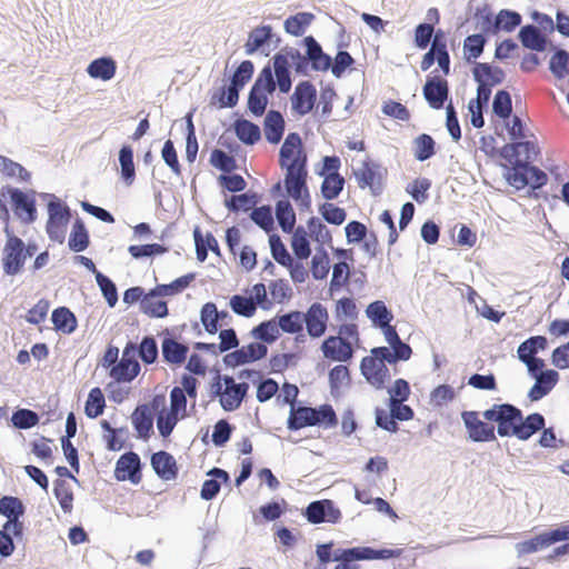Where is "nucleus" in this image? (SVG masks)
<instances>
[{"mask_svg":"<svg viewBox=\"0 0 569 569\" xmlns=\"http://www.w3.org/2000/svg\"><path fill=\"white\" fill-rule=\"evenodd\" d=\"M291 112L293 116L305 117L317 109V89L310 80H301L297 83L290 97Z\"/></svg>","mask_w":569,"mask_h":569,"instance_id":"19","label":"nucleus"},{"mask_svg":"<svg viewBox=\"0 0 569 569\" xmlns=\"http://www.w3.org/2000/svg\"><path fill=\"white\" fill-rule=\"evenodd\" d=\"M130 419L139 439L147 441L153 435V415L147 406L137 405Z\"/></svg>","mask_w":569,"mask_h":569,"instance_id":"35","label":"nucleus"},{"mask_svg":"<svg viewBox=\"0 0 569 569\" xmlns=\"http://www.w3.org/2000/svg\"><path fill=\"white\" fill-rule=\"evenodd\" d=\"M288 502L286 499H271L269 502L261 505L258 509V515H253V521L259 522L260 517L267 522L280 519L288 511Z\"/></svg>","mask_w":569,"mask_h":569,"instance_id":"48","label":"nucleus"},{"mask_svg":"<svg viewBox=\"0 0 569 569\" xmlns=\"http://www.w3.org/2000/svg\"><path fill=\"white\" fill-rule=\"evenodd\" d=\"M329 387L330 393L333 398H339L341 396V387L346 381L347 386L351 385V375L350 370L345 365H337L329 370Z\"/></svg>","mask_w":569,"mask_h":569,"instance_id":"55","label":"nucleus"},{"mask_svg":"<svg viewBox=\"0 0 569 569\" xmlns=\"http://www.w3.org/2000/svg\"><path fill=\"white\" fill-rule=\"evenodd\" d=\"M365 312L367 318L376 328L386 327L387 325L391 323L395 318L392 310L389 309L382 300H375L370 302L367 306Z\"/></svg>","mask_w":569,"mask_h":569,"instance_id":"45","label":"nucleus"},{"mask_svg":"<svg viewBox=\"0 0 569 569\" xmlns=\"http://www.w3.org/2000/svg\"><path fill=\"white\" fill-rule=\"evenodd\" d=\"M253 74V62L251 60H242L226 80L241 91L244 86L252 79Z\"/></svg>","mask_w":569,"mask_h":569,"instance_id":"58","label":"nucleus"},{"mask_svg":"<svg viewBox=\"0 0 569 569\" xmlns=\"http://www.w3.org/2000/svg\"><path fill=\"white\" fill-rule=\"evenodd\" d=\"M51 322L57 332L71 335L78 328V319L76 315L66 306L57 307L51 312Z\"/></svg>","mask_w":569,"mask_h":569,"instance_id":"39","label":"nucleus"},{"mask_svg":"<svg viewBox=\"0 0 569 569\" xmlns=\"http://www.w3.org/2000/svg\"><path fill=\"white\" fill-rule=\"evenodd\" d=\"M320 349L323 356L331 361L348 362L353 357L350 343L339 336L327 337L322 341Z\"/></svg>","mask_w":569,"mask_h":569,"instance_id":"27","label":"nucleus"},{"mask_svg":"<svg viewBox=\"0 0 569 569\" xmlns=\"http://www.w3.org/2000/svg\"><path fill=\"white\" fill-rule=\"evenodd\" d=\"M503 168L502 177L506 182L513 187L516 190H520L523 187L531 189H542L549 181L548 174L533 163L523 161L516 167H508L501 164Z\"/></svg>","mask_w":569,"mask_h":569,"instance_id":"9","label":"nucleus"},{"mask_svg":"<svg viewBox=\"0 0 569 569\" xmlns=\"http://www.w3.org/2000/svg\"><path fill=\"white\" fill-rule=\"evenodd\" d=\"M150 465L153 472L162 481H171L178 478L179 466L177 460L166 450L153 452L150 457Z\"/></svg>","mask_w":569,"mask_h":569,"instance_id":"25","label":"nucleus"},{"mask_svg":"<svg viewBox=\"0 0 569 569\" xmlns=\"http://www.w3.org/2000/svg\"><path fill=\"white\" fill-rule=\"evenodd\" d=\"M477 0H470L467 4L468 11L473 10L472 18L478 24H483L489 33L497 36L500 32L512 33L522 26V14L513 9H500L497 13L488 2L481 6H475Z\"/></svg>","mask_w":569,"mask_h":569,"instance_id":"3","label":"nucleus"},{"mask_svg":"<svg viewBox=\"0 0 569 569\" xmlns=\"http://www.w3.org/2000/svg\"><path fill=\"white\" fill-rule=\"evenodd\" d=\"M274 210L276 219L280 229L284 233H291L297 222V216L289 199L277 200Z\"/></svg>","mask_w":569,"mask_h":569,"instance_id":"46","label":"nucleus"},{"mask_svg":"<svg viewBox=\"0 0 569 569\" xmlns=\"http://www.w3.org/2000/svg\"><path fill=\"white\" fill-rule=\"evenodd\" d=\"M315 19L316 16L312 12L299 11L286 18L283 29L292 37H302Z\"/></svg>","mask_w":569,"mask_h":569,"instance_id":"44","label":"nucleus"},{"mask_svg":"<svg viewBox=\"0 0 569 569\" xmlns=\"http://www.w3.org/2000/svg\"><path fill=\"white\" fill-rule=\"evenodd\" d=\"M250 336L254 340L268 347V345L274 343L281 337V333L278 329L276 319L272 318L263 320L254 326L250 331Z\"/></svg>","mask_w":569,"mask_h":569,"instance_id":"47","label":"nucleus"},{"mask_svg":"<svg viewBox=\"0 0 569 569\" xmlns=\"http://www.w3.org/2000/svg\"><path fill=\"white\" fill-rule=\"evenodd\" d=\"M106 408V399L102 390L99 387L92 388L84 403V415L89 419H97L100 417Z\"/></svg>","mask_w":569,"mask_h":569,"instance_id":"62","label":"nucleus"},{"mask_svg":"<svg viewBox=\"0 0 569 569\" xmlns=\"http://www.w3.org/2000/svg\"><path fill=\"white\" fill-rule=\"evenodd\" d=\"M144 463L140 456L133 450L122 453L114 466L113 478L117 481H130L132 485H139L142 480V470Z\"/></svg>","mask_w":569,"mask_h":569,"instance_id":"18","label":"nucleus"},{"mask_svg":"<svg viewBox=\"0 0 569 569\" xmlns=\"http://www.w3.org/2000/svg\"><path fill=\"white\" fill-rule=\"evenodd\" d=\"M339 423L338 416L332 405L326 402L312 407L308 402H296L286 421L289 431H299L307 427H318L322 429L336 428Z\"/></svg>","mask_w":569,"mask_h":569,"instance_id":"2","label":"nucleus"},{"mask_svg":"<svg viewBox=\"0 0 569 569\" xmlns=\"http://www.w3.org/2000/svg\"><path fill=\"white\" fill-rule=\"evenodd\" d=\"M488 422H493L496 435L501 438L515 437L520 441H528L542 428L543 415L531 412L527 416L516 405L510 402L493 403L482 411Z\"/></svg>","mask_w":569,"mask_h":569,"instance_id":"1","label":"nucleus"},{"mask_svg":"<svg viewBox=\"0 0 569 569\" xmlns=\"http://www.w3.org/2000/svg\"><path fill=\"white\" fill-rule=\"evenodd\" d=\"M472 79L476 83L500 86L505 82V70L490 62H475L471 68Z\"/></svg>","mask_w":569,"mask_h":569,"instance_id":"28","label":"nucleus"},{"mask_svg":"<svg viewBox=\"0 0 569 569\" xmlns=\"http://www.w3.org/2000/svg\"><path fill=\"white\" fill-rule=\"evenodd\" d=\"M480 31L469 34L463 40V59L467 63L477 62L476 60L483 54L485 48L491 37L483 24H476Z\"/></svg>","mask_w":569,"mask_h":569,"instance_id":"24","label":"nucleus"},{"mask_svg":"<svg viewBox=\"0 0 569 569\" xmlns=\"http://www.w3.org/2000/svg\"><path fill=\"white\" fill-rule=\"evenodd\" d=\"M360 372L369 385L378 390L385 389L390 380V371L387 365L377 362L371 357H363L360 361Z\"/></svg>","mask_w":569,"mask_h":569,"instance_id":"23","label":"nucleus"},{"mask_svg":"<svg viewBox=\"0 0 569 569\" xmlns=\"http://www.w3.org/2000/svg\"><path fill=\"white\" fill-rule=\"evenodd\" d=\"M39 198L47 202L46 232L48 238L53 242L63 243L68 224L72 218L71 208L54 193L40 192Z\"/></svg>","mask_w":569,"mask_h":569,"instance_id":"6","label":"nucleus"},{"mask_svg":"<svg viewBox=\"0 0 569 569\" xmlns=\"http://www.w3.org/2000/svg\"><path fill=\"white\" fill-rule=\"evenodd\" d=\"M437 153V143L432 136L420 133L413 139L415 159L423 162L431 159Z\"/></svg>","mask_w":569,"mask_h":569,"instance_id":"53","label":"nucleus"},{"mask_svg":"<svg viewBox=\"0 0 569 569\" xmlns=\"http://www.w3.org/2000/svg\"><path fill=\"white\" fill-rule=\"evenodd\" d=\"M307 227L310 232L311 238L318 242V244H325L332 248V234L331 231L327 228V226L322 222V220L318 217H310L307 220Z\"/></svg>","mask_w":569,"mask_h":569,"instance_id":"64","label":"nucleus"},{"mask_svg":"<svg viewBox=\"0 0 569 569\" xmlns=\"http://www.w3.org/2000/svg\"><path fill=\"white\" fill-rule=\"evenodd\" d=\"M274 319L279 331L289 335H300L303 331L306 321L303 311L290 310L284 313H278Z\"/></svg>","mask_w":569,"mask_h":569,"instance_id":"43","label":"nucleus"},{"mask_svg":"<svg viewBox=\"0 0 569 569\" xmlns=\"http://www.w3.org/2000/svg\"><path fill=\"white\" fill-rule=\"evenodd\" d=\"M40 192L33 189L22 190L10 184L0 189V196L9 197L11 209L14 216L24 224L33 223L38 218L36 197Z\"/></svg>","mask_w":569,"mask_h":569,"instance_id":"8","label":"nucleus"},{"mask_svg":"<svg viewBox=\"0 0 569 569\" xmlns=\"http://www.w3.org/2000/svg\"><path fill=\"white\" fill-rule=\"evenodd\" d=\"M286 130V121L279 110L270 109L263 119L264 138L270 144H278Z\"/></svg>","mask_w":569,"mask_h":569,"instance_id":"30","label":"nucleus"},{"mask_svg":"<svg viewBox=\"0 0 569 569\" xmlns=\"http://www.w3.org/2000/svg\"><path fill=\"white\" fill-rule=\"evenodd\" d=\"M139 359L136 342L128 340L122 350L121 359L108 371L109 377L116 381L132 382L141 371Z\"/></svg>","mask_w":569,"mask_h":569,"instance_id":"11","label":"nucleus"},{"mask_svg":"<svg viewBox=\"0 0 569 569\" xmlns=\"http://www.w3.org/2000/svg\"><path fill=\"white\" fill-rule=\"evenodd\" d=\"M40 421L38 412L28 408H16L10 418V425L18 430H28Z\"/></svg>","mask_w":569,"mask_h":569,"instance_id":"56","label":"nucleus"},{"mask_svg":"<svg viewBox=\"0 0 569 569\" xmlns=\"http://www.w3.org/2000/svg\"><path fill=\"white\" fill-rule=\"evenodd\" d=\"M301 515L307 519L309 523H339L342 518V513L336 502L331 499L313 500L302 509Z\"/></svg>","mask_w":569,"mask_h":569,"instance_id":"15","label":"nucleus"},{"mask_svg":"<svg viewBox=\"0 0 569 569\" xmlns=\"http://www.w3.org/2000/svg\"><path fill=\"white\" fill-rule=\"evenodd\" d=\"M27 512V507L23 501L16 496L4 495L0 497V516L6 517L8 526L12 521L21 520Z\"/></svg>","mask_w":569,"mask_h":569,"instance_id":"42","label":"nucleus"},{"mask_svg":"<svg viewBox=\"0 0 569 569\" xmlns=\"http://www.w3.org/2000/svg\"><path fill=\"white\" fill-rule=\"evenodd\" d=\"M287 193L295 200L301 211H311V196L307 178L283 181Z\"/></svg>","mask_w":569,"mask_h":569,"instance_id":"36","label":"nucleus"},{"mask_svg":"<svg viewBox=\"0 0 569 569\" xmlns=\"http://www.w3.org/2000/svg\"><path fill=\"white\" fill-rule=\"evenodd\" d=\"M86 71L92 79L109 81L116 76L117 61L111 56H102L93 59Z\"/></svg>","mask_w":569,"mask_h":569,"instance_id":"38","label":"nucleus"},{"mask_svg":"<svg viewBox=\"0 0 569 569\" xmlns=\"http://www.w3.org/2000/svg\"><path fill=\"white\" fill-rule=\"evenodd\" d=\"M330 270V257L322 244L316 247V253L310 261V271L315 280L327 279Z\"/></svg>","mask_w":569,"mask_h":569,"instance_id":"49","label":"nucleus"},{"mask_svg":"<svg viewBox=\"0 0 569 569\" xmlns=\"http://www.w3.org/2000/svg\"><path fill=\"white\" fill-rule=\"evenodd\" d=\"M162 360L169 366L179 367L184 363L188 353L189 345L183 341H171L162 339L161 341Z\"/></svg>","mask_w":569,"mask_h":569,"instance_id":"34","label":"nucleus"},{"mask_svg":"<svg viewBox=\"0 0 569 569\" xmlns=\"http://www.w3.org/2000/svg\"><path fill=\"white\" fill-rule=\"evenodd\" d=\"M569 540V522L565 521L559 525L549 527L548 529L536 533L523 541L517 542L515 549L520 558L525 555L535 553L547 549L560 541Z\"/></svg>","mask_w":569,"mask_h":569,"instance_id":"10","label":"nucleus"},{"mask_svg":"<svg viewBox=\"0 0 569 569\" xmlns=\"http://www.w3.org/2000/svg\"><path fill=\"white\" fill-rule=\"evenodd\" d=\"M517 38L525 49L543 52L547 48V37L533 23L521 26Z\"/></svg>","mask_w":569,"mask_h":569,"instance_id":"32","label":"nucleus"},{"mask_svg":"<svg viewBox=\"0 0 569 569\" xmlns=\"http://www.w3.org/2000/svg\"><path fill=\"white\" fill-rule=\"evenodd\" d=\"M136 350L139 351L140 360L147 366L156 363L159 359L158 342L152 335H146L139 343L136 342Z\"/></svg>","mask_w":569,"mask_h":569,"instance_id":"57","label":"nucleus"},{"mask_svg":"<svg viewBox=\"0 0 569 569\" xmlns=\"http://www.w3.org/2000/svg\"><path fill=\"white\" fill-rule=\"evenodd\" d=\"M348 44L343 41H340L338 43V51L336 53V57L332 58L333 61L331 62V68H329V71L337 78L340 79L345 76L346 71L352 70L356 60L355 58L348 52L347 50H343L345 47Z\"/></svg>","mask_w":569,"mask_h":569,"instance_id":"52","label":"nucleus"},{"mask_svg":"<svg viewBox=\"0 0 569 569\" xmlns=\"http://www.w3.org/2000/svg\"><path fill=\"white\" fill-rule=\"evenodd\" d=\"M271 38V24H260L249 31L247 41L243 44L247 56L260 53L269 57L272 48H269L268 41Z\"/></svg>","mask_w":569,"mask_h":569,"instance_id":"20","label":"nucleus"},{"mask_svg":"<svg viewBox=\"0 0 569 569\" xmlns=\"http://www.w3.org/2000/svg\"><path fill=\"white\" fill-rule=\"evenodd\" d=\"M422 96L431 109L440 110L450 97V87L447 79L438 74L437 70L426 77Z\"/></svg>","mask_w":569,"mask_h":569,"instance_id":"16","label":"nucleus"},{"mask_svg":"<svg viewBox=\"0 0 569 569\" xmlns=\"http://www.w3.org/2000/svg\"><path fill=\"white\" fill-rule=\"evenodd\" d=\"M6 243L2 250V270L3 274L14 277L23 272L26 258L17 241V234L10 228H3Z\"/></svg>","mask_w":569,"mask_h":569,"instance_id":"14","label":"nucleus"},{"mask_svg":"<svg viewBox=\"0 0 569 569\" xmlns=\"http://www.w3.org/2000/svg\"><path fill=\"white\" fill-rule=\"evenodd\" d=\"M197 278V272H188L169 283H160L150 289L151 298L173 297L182 293Z\"/></svg>","mask_w":569,"mask_h":569,"instance_id":"29","label":"nucleus"},{"mask_svg":"<svg viewBox=\"0 0 569 569\" xmlns=\"http://www.w3.org/2000/svg\"><path fill=\"white\" fill-rule=\"evenodd\" d=\"M291 249L296 260L305 261L311 256V246L307 230L303 226L295 228L291 237Z\"/></svg>","mask_w":569,"mask_h":569,"instance_id":"50","label":"nucleus"},{"mask_svg":"<svg viewBox=\"0 0 569 569\" xmlns=\"http://www.w3.org/2000/svg\"><path fill=\"white\" fill-rule=\"evenodd\" d=\"M463 422L467 439L471 442L483 443L497 441L493 422L480 419L482 412L476 410H463L460 413Z\"/></svg>","mask_w":569,"mask_h":569,"instance_id":"12","label":"nucleus"},{"mask_svg":"<svg viewBox=\"0 0 569 569\" xmlns=\"http://www.w3.org/2000/svg\"><path fill=\"white\" fill-rule=\"evenodd\" d=\"M276 90H278L277 86L271 83L268 78L264 79V74L258 73L248 93L246 111L256 118L262 117L270 102L269 99Z\"/></svg>","mask_w":569,"mask_h":569,"instance_id":"13","label":"nucleus"},{"mask_svg":"<svg viewBox=\"0 0 569 569\" xmlns=\"http://www.w3.org/2000/svg\"><path fill=\"white\" fill-rule=\"evenodd\" d=\"M232 130L237 138L246 146H253L261 140L260 127L251 120L238 118L233 124Z\"/></svg>","mask_w":569,"mask_h":569,"instance_id":"41","label":"nucleus"},{"mask_svg":"<svg viewBox=\"0 0 569 569\" xmlns=\"http://www.w3.org/2000/svg\"><path fill=\"white\" fill-rule=\"evenodd\" d=\"M549 346L548 339L545 336H531L522 341L517 348V357L521 359L537 358V353L545 351Z\"/></svg>","mask_w":569,"mask_h":569,"instance_id":"51","label":"nucleus"},{"mask_svg":"<svg viewBox=\"0 0 569 569\" xmlns=\"http://www.w3.org/2000/svg\"><path fill=\"white\" fill-rule=\"evenodd\" d=\"M491 111L493 116L498 117L502 121L509 120V118H511L512 98L508 90H497L492 100Z\"/></svg>","mask_w":569,"mask_h":569,"instance_id":"59","label":"nucleus"},{"mask_svg":"<svg viewBox=\"0 0 569 569\" xmlns=\"http://www.w3.org/2000/svg\"><path fill=\"white\" fill-rule=\"evenodd\" d=\"M90 233L82 218L77 217L72 223V228L68 239V248L74 253L87 250L90 246Z\"/></svg>","mask_w":569,"mask_h":569,"instance_id":"40","label":"nucleus"},{"mask_svg":"<svg viewBox=\"0 0 569 569\" xmlns=\"http://www.w3.org/2000/svg\"><path fill=\"white\" fill-rule=\"evenodd\" d=\"M387 169L369 157L362 161V168L353 171L359 188H369L373 196H380L383 190L382 180Z\"/></svg>","mask_w":569,"mask_h":569,"instance_id":"17","label":"nucleus"},{"mask_svg":"<svg viewBox=\"0 0 569 569\" xmlns=\"http://www.w3.org/2000/svg\"><path fill=\"white\" fill-rule=\"evenodd\" d=\"M0 172L7 178H18L21 182H30L31 172L28 171L21 163L0 154Z\"/></svg>","mask_w":569,"mask_h":569,"instance_id":"61","label":"nucleus"},{"mask_svg":"<svg viewBox=\"0 0 569 569\" xmlns=\"http://www.w3.org/2000/svg\"><path fill=\"white\" fill-rule=\"evenodd\" d=\"M134 151L131 144L123 143L118 152V161L120 164V179L122 182L130 187L136 180V167H134Z\"/></svg>","mask_w":569,"mask_h":569,"instance_id":"37","label":"nucleus"},{"mask_svg":"<svg viewBox=\"0 0 569 569\" xmlns=\"http://www.w3.org/2000/svg\"><path fill=\"white\" fill-rule=\"evenodd\" d=\"M549 70L557 80H563L569 73V52L556 47L549 59Z\"/></svg>","mask_w":569,"mask_h":569,"instance_id":"54","label":"nucleus"},{"mask_svg":"<svg viewBox=\"0 0 569 569\" xmlns=\"http://www.w3.org/2000/svg\"><path fill=\"white\" fill-rule=\"evenodd\" d=\"M290 51H297V48L284 46L277 51L271 59L262 67L259 74L278 87L281 94L290 92L293 83L292 71L297 74V64L293 54Z\"/></svg>","mask_w":569,"mask_h":569,"instance_id":"4","label":"nucleus"},{"mask_svg":"<svg viewBox=\"0 0 569 569\" xmlns=\"http://www.w3.org/2000/svg\"><path fill=\"white\" fill-rule=\"evenodd\" d=\"M240 92V90L223 79V83L211 94L209 104L217 109L234 108L239 102Z\"/></svg>","mask_w":569,"mask_h":569,"instance_id":"31","label":"nucleus"},{"mask_svg":"<svg viewBox=\"0 0 569 569\" xmlns=\"http://www.w3.org/2000/svg\"><path fill=\"white\" fill-rule=\"evenodd\" d=\"M232 317L228 310H218L212 301L206 302L200 309V321L209 335H216L222 325H228Z\"/></svg>","mask_w":569,"mask_h":569,"instance_id":"26","label":"nucleus"},{"mask_svg":"<svg viewBox=\"0 0 569 569\" xmlns=\"http://www.w3.org/2000/svg\"><path fill=\"white\" fill-rule=\"evenodd\" d=\"M279 166L286 170L283 181L308 178V157L306 151H291L284 158L279 154Z\"/></svg>","mask_w":569,"mask_h":569,"instance_id":"21","label":"nucleus"},{"mask_svg":"<svg viewBox=\"0 0 569 569\" xmlns=\"http://www.w3.org/2000/svg\"><path fill=\"white\" fill-rule=\"evenodd\" d=\"M140 311L143 315L154 319H162L169 316L168 303L162 299L151 298L150 289L148 290L144 300L141 301Z\"/></svg>","mask_w":569,"mask_h":569,"instance_id":"63","label":"nucleus"},{"mask_svg":"<svg viewBox=\"0 0 569 569\" xmlns=\"http://www.w3.org/2000/svg\"><path fill=\"white\" fill-rule=\"evenodd\" d=\"M261 201V196L252 190L242 191L240 194H233L226 197L223 200L224 207L229 212L239 213L248 212L257 207Z\"/></svg>","mask_w":569,"mask_h":569,"instance_id":"33","label":"nucleus"},{"mask_svg":"<svg viewBox=\"0 0 569 569\" xmlns=\"http://www.w3.org/2000/svg\"><path fill=\"white\" fill-rule=\"evenodd\" d=\"M53 496L58 500L64 513H71L73 509L74 495L70 485L64 479L53 481Z\"/></svg>","mask_w":569,"mask_h":569,"instance_id":"60","label":"nucleus"},{"mask_svg":"<svg viewBox=\"0 0 569 569\" xmlns=\"http://www.w3.org/2000/svg\"><path fill=\"white\" fill-rule=\"evenodd\" d=\"M298 46L305 49L303 53L298 48L297 51H290L295 57L298 77H308L310 71H329L333 59L323 51L322 46L312 34L303 37Z\"/></svg>","mask_w":569,"mask_h":569,"instance_id":"5","label":"nucleus"},{"mask_svg":"<svg viewBox=\"0 0 569 569\" xmlns=\"http://www.w3.org/2000/svg\"><path fill=\"white\" fill-rule=\"evenodd\" d=\"M402 549L375 548L370 546H356L343 548L333 569H361L359 561L389 560L399 558Z\"/></svg>","mask_w":569,"mask_h":569,"instance_id":"7","label":"nucleus"},{"mask_svg":"<svg viewBox=\"0 0 569 569\" xmlns=\"http://www.w3.org/2000/svg\"><path fill=\"white\" fill-rule=\"evenodd\" d=\"M305 313L306 317V328L308 335L312 339H317L322 337L328 328L329 313L328 309L320 302H313L307 309Z\"/></svg>","mask_w":569,"mask_h":569,"instance_id":"22","label":"nucleus"}]
</instances>
